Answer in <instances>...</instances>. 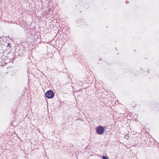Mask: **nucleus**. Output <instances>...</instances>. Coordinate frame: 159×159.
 I'll use <instances>...</instances> for the list:
<instances>
[{"mask_svg":"<svg viewBox=\"0 0 159 159\" xmlns=\"http://www.w3.org/2000/svg\"><path fill=\"white\" fill-rule=\"evenodd\" d=\"M6 39L5 37H2L0 38V44L2 45L6 46L7 47V49H8L10 50L11 49V45L9 43H7L6 41Z\"/></svg>","mask_w":159,"mask_h":159,"instance_id":"f257e3e1","label":"nucleus"},{"mask_svg":"<svg viewBox=\"0 0 159 159\" xmlns=\"http://www.w3.org/2000/svg\"><path fill=\"white\" fill-rule=\"evenodd\" d=\"M105 129V127H104L103 126L100 125L97 126L95 129L97 134L101 135L104 133Z\"/></svg>","mask_w":159,"mask_h":159,"instance_id":"f03ea898","label":"nucleus"},{"mask_svg":"<svg viewBox=\"0 0 159 159\" xmlns=\"http://www.w3.org/2000/svg\"><path fill=\"white\" fill-rule=\"evenodd\" d=\"M45 96L48 99L52 98L54 96V93L52 90H50L46 93Z\"/></svg>","mask_w":159,"mask_h":159,"instance_id":"7ed1b4c3","label":"nucleus"},{"mask_svg":"<svg viewBox=\"0 0 159 159\" xmlns=\"http://www.w3.org/2000/svg\"><path fill=\"white\" fill-rule=\"evenodd\" d=\"M11 60V59L7 58V57H5V58L2 59V62L4 63L7 64V63L10 62Z\"/></svg>","mask_w":159,"mask_h":159,"instance_id":"20e7f679","label":"nucleus"},{"mask_svg":"<svg viewBox=\"0 0 159 159\" xmlns=\"http://www.w3.org/2000/svg\"><path fill=\"white\" fill-rule=\"evenodd\" d=\"M129 134H126L124 137L125 139H126L127 140L129 139Z\"/></svg>","mask_w":159,"mask_h":159,"instance_id":"39448f33","label":"nucleus"},{"mask_svg":"<svg viewBox=\"0 0 159 159\" xmlns=\"http://www.w3.org/2000/svg\"><path fill=\"white\" fill-rule=\"evenodd\" d=\"M102 158L103 159H109L108 157H107L104 155L102 156Z\"/></svg>","mask_w":159,"mask_h":159,"instance_id":"423d86ee","label":"nucleus"},{"mask_svg":"<svg viewBox=\"0 0 159 159\" xmlns=\"http://www.w3.org/2000/svg\"><path fill=\"white\" fill-rule=\"evenodd\" d=\"M80 120L81 121H83V120L81 119L80 118H78L77 119H76L75 120Z\"/></svg>","mask_w":159,"mask_h":159,"instance_id":"0eeeda50","label":"nucleus"},{"mask_svg":"<svg viewBox=\"0 0 159 159\" xmlns=\"http://www.w3.org/2000/svg\"><path fill=\"white\" fill-rule=\"evenodd\" d=\"M125 2H126V3L127 4V3H129V1H126Z\"/></svg>","mask_w":159,"mask_h":159,"instance_id":"6e6552de","label":"nucleus"}]
</instances>
